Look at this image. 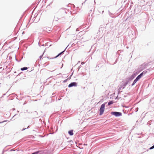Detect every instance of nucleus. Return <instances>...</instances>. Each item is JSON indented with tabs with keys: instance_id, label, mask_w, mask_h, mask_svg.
Returning a JSON list of instances; mask_svg holds the SVG:
<instances>
[{
	"instance_id": "1",
	"label": "nucleus",
	"mask_w": 154,
	"mask_h": 154,
	"mask_svg": "<svg viewBox=\"0 0 154 154\" xmlns=\"http://www.w3.org/2000/svg\"><path fill=\"white\" fill-rule=\"evenodd\" d=\"M140 71L138 69L137 70L134 71L132 75L128 78L131 81L136 76L138 75L140 72Z\"/></svg>"
},
{
	"instance_id": "2",
	"label": "nucleus",
	"mask_w": 154,
	"mask_h": 154,
	"mask_svg": "<svg viewBox=\"0 0 154 154\" xmlns=\"http://www.w3.org/2000/svg\"><path fill=\"white\" fill-rule=\"evenodd\" d=\"M106 103V102L102 104L100 106L99 109V115H102L105 109V105Z\"/></svg>"
},
{
	"instance_id": "3",
	"label": "nucleus",
	"mask_w": 154,
	"mask_h": 154,
	"mask_svg": "<svg viewBox=\"0 0 154 154\" xmlns=\"http://www.w3.org/2000/svg\"><path fill=\"white\" fill-rule=\"evenodd\" d=\"M111 114L117 117L121 116L122 115V112L116 111L111 112Z\"/></svg>"
},
{
	"instance_id": "4",
	"label": "nucleus",
	"mask_w": 154,
	"mask_h": 154,
	"mask_svg": "<svg viewBox=\"0 0 154 154\" xmlns=\"http://www.w3.org/2000/svg\"><path fill=\"white\" fill-rule=\"evenodd\" d=\"M131 81L128 78H126V81L125 83H122L120 86L121 87L122 89H123L126 86L128 83L129 82Z\"/></svg>"
},
{
	"instance_id": "5",
	"label": "nucleus",
	"mask_w": 154,
	"mask_h": 154,
	"mask_svg": "<svg viewBox=\"0 0 154 154\" xmlns=\"http://www.w3.org/2000/svg\"><path fill=\"white\" fill-rule=\"evenodd\" d=\"M60 11L62 12H64L66 14L67 13V12H69L70 14V15L72 14V13L71 11H69V8L66 9L65 8H62L60 9Z\"/></svg>"
},
{
	"instance_id": "6",
	"label": "nucleus",
	"mask_w": 154,
	"mask_h": 154,
	"mask_svg": "<svg viewBox=\"0 0 154 154\" xmlns=\"http://www.w3.org/2000/svg\"><path fill=\"white\" fill-rule=\"evenodd\" d=\"M140 8L141 7L140 6L138 5L137 6H135L134 9V12L136 14L139 13L140 11Z\"/></svg>"
},
{
	"instance_id": "7",
	"label": "nucleus",
	"mask_w": 154,
	"mask_h": 154,
	"mask_svg": "<svg viewBox=\"0 0 154 154\" xmlns=\"http://www.w3.org/2000/svg\"><path fill=\"white\" fill-rule=\"evenodd\" d=\"M146 64L145 63L142 64L140 66L138 67V69L140 71V72L141 71L144 69L146 67Z\"/></svg>"
},
{
	"instance_id": "8",
	"label": "nucleus",
	"mask_w": 154,
	"mask_h": 154,
	"mask_svg": "<svg viewBox=\"0 0 154 154\" xmlns=\"http://www.w3.org/2000/svg\"><path fill=\"white\" fill-rule=\"evenodd\" d=\"M77 85V83L75 82H73L71 83L68 86L69 88H71L72 87H76Z\"/></svg>"
},
{
	"instance_id": "9",
	"label": "nucleus",
	"mask_w": 154,
	"mask_h": 154,
	"mask_svg": "<svg viewBox=\"0 0 154 154\" xmlns=\"http://www.w3.org/2000/svg\"><path fill=\"white\" fill-rule=\"evenodd\" d=\"M69 46V45L68 46L65 48V49L62 51L61 52H60V53H59L55 57H53V58H52L51 59H54V58H57V57H58L59 56H60V55L62 54H63L64 52H65V51L66 49L67 48V47L68 46Z\"/></svg>"
},
{
	"instance_id": "10",
	"label": "nucleus",
	"mask_w": 154,
	"mask_h": 154,
	"mask_svg": "<svg viewBox=\"0 0 154 154\" xmlns=\"http://www.w3.org/2000/svg\"><path fill=\"white\" fill-rule=\"evenodd\" d=\"M39 17L38 16V14H37L35 16V19H33V22L34 23H36L39 20Z\"/></svg>"
},
{
	"instance_id": "11",
	"label": "nucleus",
	"mask_w": 154,
	"mask_h": 154,
	"mask_svg": "<svg viewBox=\"0 0 154 154\" xmlns=\"http://www.w3.org/2000/svg\"><path fill=\"white\" fill-rule=\"evenodd\" d=\"M73 132V130H71L68 131V133L70 136H72L74 134Z\"/></svg>"
},
{
	"instance_id": "12",
	"label": "nucleus",
	"mask_w": 154,
	"mask_h": 154,
	"mask_svg": "<svg viewBox=\"0 0 154 154\" xmlns=\"http://www.w3.org/2000/svg\"><path fill=\"white\" fill-rule=\"evenodd\" d=\"M67 6L71 8H75V6L73 4H69Z\"/></svg>"
},
{
	"instance_id": "13",
	"label": "nucleus",
	"mask_w": 154,
	"mask_h": 154,
	"mask_svg": "<svg viewBox=\"0 0 154 154\" xmlns=\"http://www.w3.org/2000/svg\"><path fill=\"white\" fill-rule=\"evenodd\" d=\"M46 32L48 33L49 32L51 31L52 30L51 28H50V27H47L46 28Z\"/></svg>"
},
{
	"instance_id": "14",
	"label": "nucleus",
	"mask_w": 154,
	"mask_h": 154,
	"mask_svg": "<svg viewBox=\"0 0 154 154\" xmlns=\"http://www.w3.org/2000/svg\"><path fill=\"white\" fill-rule=\"evenodd\" d=\"M137 80H136L135 79L134 80V81H133V83H132V84L131 85V86H133L137 82Z\"/></svg>"
},
{
	"instance_id": "15",
	"label": "nucleus",
	"mask_w": 154,
	"mask_h": 154,
	"mask_svg": "<svg viewBox=\"0 0 154 154\" xmlns=\"http://www.w3.org/2000/svg\"><path fill=\"white\" fill-rule=\"evenodd\" d=\"M28 69V68L26 67H24L23 68H20V70L21 71H24L27 70Z\"/></svg>"
},
{
	"instance_id": "16",
	"label": "nucleus",
	"mask_w": 154,
	"mask_h": 154,
	"mask_svg": "<svg viewBox=\"0 0 154 154\" xmlns=\"http://www.w3.org/2000/svg\"><path fill=\"white\" fill-rule=\"evenodd\" d=\"M113 103V101L111 100L108 102V106H109V105L112 104Z\"/></svg>"
},
{
	"instance_id": "17",
	"label": "nucleus",
	"mask_w": 154,
	"mask_h": 154,
	"mask_svg": "<svg viewBox=\"0 0 154 154\" xmlns=\"http://www.w3.org/2000/svg\"><path fill=\"white\" fill-rule=\"evenodd\" d=\"M141 78V77L139 75H138L137 77L135 79L137 80V81L139 80Z\"/></svg>"
},
{
	"instance_id": "18",
	"label": "nucleus",
	"mask_w": 154,
	"mask_h": 154,
	"mask_svg": "<svg viewBox=\"0 0 154 154\" xmlns=\"http://www.w3.org/2000/svg\"><path fill=\"white\" fill-rule=\"evenodd\" d=\"M45 50L44 51L43 53L42 54L40 55L39 57V58H40V59H41L42 58V57L43 56V55L44 54V53L45 52Z\"/></svg>"
},
{
	"instance_id": "19",
	"label": "nucleus",
	"mask_w": 154,
	"mask_h": 154,
	"mask_svg": "<svg viewBox=\"0 0 154 154\" xmlns=\"http://www.w3.org/2000/svg\"><path fill=\"white\" fill-rule=\"evenodd\" d=\"M143 72V74L145 75L147 73V71L146 70L144 71Z\"/></svg>"
},
{
	"instance_id": "20",
	"label": "nucleus",
	"mask_w": 154,
	"mask_h": 154,
	"mask_svg": "<svg viewBox=\"0 0 154 154\" xmlns=\"http://www.w3.org/2000/svg\"><path fill=\"white\" fill-rule=\"evenodd\" d=\"M68 79H69L68 78L66 79L65 80H64L63 81V82L65 83V82H66Z\"/></svg>"
},
{
	"instance_id": "21",
	"label": "nucleus",
	"mask_w": 154,
	"mask_h": 154,
	"mask_svg": "<svg viewBox=\"0 0 154 154\" xmlns=\"http://www.w3.org/2000/svg\"><path fill=\"white\" fill-rule=\"evenodd\" d=\"M109 14L110 16L112 17V15H113V14L111 13L109 11Z\"/></svg>"
},
{
	"instance_id": "22",
	"label": "nucleus",
	"mask_w": 154,
	"mask_h": 154,
	"mask_svg": "<svg viewBox=\"0 0 154 154\" xmlns=\"http://www.w3.org/2000/svg\"><path fill=\"white\" fill-rule=\"evenodd\" d=\"M143 75V73L142 72L139 74V75L142 77Z\"/></svg>"
},
{
	"instance_id": "23",
	"label": "nucleus",
	"mask_w": 154,
	"mask_h": 154,
	"mask_svg": "<svg viewBox=\"0 0 154 154\" xmlns=\"http://www.w3.org/2000/svg\"><path fill=\"white\" fill-rule=\"evenodd\" d=\"M117 59H116L115 62L113 63L112 64V65H114L116 63H117Z\"/></svg>"
},
{
	"instance_id": "24",
	"label": "nucleus",
	"mask_w": 154,
	"mask_h": 154,
	"mask_svg": "<svg viewBox=\"0 0 154 154\" xmlns=\"http://www.w3.org/2000/svg\"><path fill=\"white\" fill-rule=\"evenodd\" d=\"M15 60L17 61L18 62H20L21 60H18L16 57L15 58Z\"/></svg>"
},
{
	"instance_id": "25",
	"label": "nucleus",
	"mask_w": 154,
	"mask_h": 154,
	"mask_svg": "<svg viewBox=\"0 0 154 154\" xmlns=\"http://www.w3.org/2000/svg\"><path fill=\"white\" fill-rule=\"evenodd\" d=\"M122 89V88H121V87L120 86H119V89H118V90H119V91H121V90Z\"/></svg>"
},
{
	"instance_id": "26",
	"label": "nucleus",
	"mask_w": 154,
	"mask_h": 154,
	"mask_svg": "<svg viewBox=\"0 0 154 154\" xmlns=\"http://www.w3.org/2000/svg\"><path fill=\"white\" fill-rule=\"evenodd\" d=\"M7 120H5V121H4L2 122H0V124L5 122H7Z\"/></svg>"
},
{
	"instance_id": "27",
	"label": "nucleus",
	"mask_w": 154,
	"mask_h": 154,
	"mask_svg": "<svg viewBox=\"0 0 154 154\" xmlns=\"http://www.w3.org/2000/svg\"><path fill=\"white\" fill-rule=\"evenodd\" d=\"M121 92H122V91H119V90H118V94H120Z\"/></svg>"
},
{
	"instance_id": "28",
	"label": "nucleus",
	"mask_w": 154,
	"mask_h": 154,
	"mask_svg": "<svg viewBox=\"0 0 154 154\" xmlns=\"http://www.w3.org/2000/svg\"><path fill=\"white\" fill-rule=\"evenodd\" d=\"M154 149V148L152 146L149 148V149Z\"/></svg>"
},
{
	"instance_id": "29",
	"label": "nucleus",
	"mask_w": 154,
	"mask_h": 154,
	"mask_svg": "<svg viewBox=\"0 0 154 154\" xmlns=\"http://www.w3.org/2000/svg\"><path fill=\"white\" fill-rule=\"evenodd\" d=\"M36 14H35V15H34V17H33V18L32 19L33 20V19H35V16L36 15Z\"/></svg>"
},
{
	"instance_id": "30",
	"label": "nucleus",
	"mask_w": 154,
	"mask_h": 154,
	"mask_svg": "<svg viewBox=\"0 0 154 154\" xmlns=\"http://www.w3.org/2000/svg\"><path fill=\"white\" fill-rule=\"evenodd\" d=\"M15 151V150L13 149H10V151Z\"/></svg>"
},
{
	"instance_id": "31",
	"label": "nucleus",
	"mask_w": 154,
	"mask_h": 154,
	"mask_svg": "<svg viewBox=\"0 0 154 154\" xmlns=\"http://www.w3.org/2000/svg\"><path fill=\"white\" fill-rule=\"evenodd\" d=\"M52 97H54L55 96V94L54 93H53L52 94Z\"/></svg>"
},
{
	"instance_id": "32",
	"label": "nucleus",
	"mask_w": 154,
	"mask_h": 154,
	"mask_svg": "<svg viewBox=\"0 0 154 154\" xmlns=\"http://www.w3.org/2000/svg\"><path fill=\"white\" fill-rule=\"evenodd\" d=\"M85 63L84 62H81V64L82 65H83Z\"/></svg>"
},
{
	"instance_id": "33",
	"label": "nucleus",
	"mask_w": 154,
	"mask_h": 154,
	"mask_svg": "<svg viewBox=\"0 0 154 154\" xmlns=\"http://www.w3.org/2000/svg\"><path fill=\"white\" fill-rule=\"evenodd\" d=\"M26 128H24L22 130V131H23L25 130H26Z\"/></svg>"
},
{
	"instance_id": "34",
	"label": "nucleus",
	"mask_w": 154,
	"mask_h": 154,
	"mask_svg": "<svg viewBox=\"0 0 154 154\" xmlns=\"http://www.w3.org/2000/svg\"><path fill=\"white\" fill-rule=\"evenodd\" d=\"M115 99H119V98L118 97V96L116 97L115 98Z\"/></svg>"
},
{
	"instance_id": "35",
	"label": "nucleus",
	"mask_w": 154,
	"mask_h": 154,
	"mask_svg": "<svg viewBox=\"0 0 154 154\" xmlns=\"http://www.w3.org/2000/svg\"><path fill=\"white\" fill-rule=\"evenodd\" d=\"M81 66L80 65L78 67V70H79L80 69V68L81 67Z\"/></svg>"
},
{
	"instance_id": "36",
	"label": "nucleus",
	"mask_w": 154,
	"mask_h": 154,
	"mask_svg": "<svg viewBox=\"0 0 154 154\" xmlns=\"http://www.w3.org/2000/svg\"><path fill=\"white\" fill-rule=\"evenodd\" d=\"M38 45H39V46H41V44H40V43L39 42L38 43Z\"/></svg>"
},
{
	"instance_id": "37",
	"label": "nucleus",
	"mask_w": 154,
	"mask_h": 154,
	"mask_svg": "<svg viewBox=\"0 0 154 154\" xmlns=\"http://www.w3.org/2000/svg\"><path fill=\"white\" fill-rule=\"evenodd\" d=\"M29 126H30V125H29V126L27 127V128H26V129L29 128Z\"/></svg>"
},
{
	"instance_id": "38",
	"label": "nucleus",
	"mask_w": 154,
	"mask_h": 154,
	"mask_svg": "<svg viewBox=\"0 0 154 154\" xmlns=\"http://www.w3.org/2000/svg\"><path fill=\"white\" fill-rule=\"evenodd\" d=\"M76 31H79V30L78 29V28H77V29H76Z\"/></svg>"
},
{
	"instance_id": "39",
	"label": "nucleus",
	"mask_w": 154,
	"mask_h": 154,
	"mask_svg": "<svg viewBox=\"0 0 154 154\" xmlns=\"http://www.w3.org/2000/svg\"><path fill=\"white\" fill-rule=\"evenodd\" d=\"M73 74V72H72V73L71 75H70V77H71L72 76V75Z\"/></svg>"
},
{
	"instance_id": "40",
	"label": "nucleus",
	"mask_w": 154,
	"mask_h": 154,
	"mask_svg": "<svg viewBox=\"0 0 154 154\" xmlns=\"http://www.w3.org/2000/svg\"><path fill=\"white\" fill-rule=\"evenodd\" d=\"M12 109H13V110L14 111V110H15V108H13Z\"/></svg>"
},
{
	"instance_id": "41",
	"label": "nucleus",
	"mask_w": 154,
	"mask_h": 154,
	"mask_svg": "<svg viewBox=\"0 0 154 154\" xmlns=\"http://www.w3.org/2000/svg\"><path fill=\"white\" fill-rule=\"evenodd\" d=\"M5 94H3V96H2L1 97H2L3 96H4L5 95Z\"/></svg>"
},
{
	"instance_id": "42",
	"label": "nucleus",
	"mask_w": 154,
	"mask_h": 154,
	"mask_svg": "<svg viewBox=\"0 0 154 154\" xmlns=\"http://www.w3.org/2000/svg\"><path fill=\"white\" fill-rule=\"evenodd\" d=\"M48 43H46V45H48Z\"/></svg>"
},
{
	"instance_id": "43",
	"label": "nucleus",
	"mask_w": 154,
	"mask_h": 154,
	"mask_svg": "<svg viewBox=\"0 0 154 154\" xmlns=\"http://www.w3.org/2000/svg\"><path fill=\"white\" fill-rule=\"evenodd\" d=\"M130 18V17H128L126 19V20L128 19V18Z\"/></svg>"
},
{
	"instance_id": "44",
	"label": "nucleus",
	"mask_w": 154,
	"mask_h": 154,
	"mask_svg": "<svg viewBox=\"0 0 154 154\" xmlns=\"http://www.w3.org/2000/svg\"><path fill=\"white\" fill-rule=\"evenodd\" d=\"M63 64H62V66L60 68H61H61H62V67H63Z\"/></svg>"
},
{
	"instance_id": "45",
	"label": "nucleus",
	"mask_w": 154,
	"mask_h": 154,
	"mask_svg": "<svg viewBox=\"0 0 154 154\" xmlns=\"http://www.w3.org/2000/svg\"><path fill=\"white\" fill-rule=\"evenodd\" d=\"M150 121H149V122H148V124H150Z\"/></svg>"
},
{
	"instance_id": "46",
	"label": "nucleus",
	"mask_w": 154,
	"mask_h": 154,
	"mask_svg": "<svg viewBox=\"0 0 154 154\" xmlns=\"http://www.w3.org/2000/svg\"><path fill=\"white\" fill-rule=\"evenodd\" d=\"M104 12V11H103L102 12V13H103Z\"/></svg>"
},
{
	"instance_id": "47",
	"label": "nucleus",
	"mask_w": 154,
	"mask_h": 154,
	"mask_svg": "<svg viewBox=\"0 0 154 154\" xmlns=\"http://www.w3.org/2000/svg\"><path fill=\"white\" fill-rule=\"evenodd\" d=\"M41 45L42 46H43L44 45V44H42Z\"/></svg>"
},
{
	"instance_id": "48",
	"label": "nucleus",
	"mask_w": 154,
	"mask_h": 154,
	"mask_svg": "<svg viewBox=\"0 0 154 154\" xmlns=\"http://www.w3.org/2000/svg\"><path fill=\"white\" fill-rule=\"evenodd\" d=\"M16 114H15V115H14V116H13V117H14L15 116H16Z\"/></svg>"
},
{
	"instance_id": "49",
	"label": "nucleus",
	"mask_w": 154,
	"mask_h": 154,
	"mask_svg": "<svg viewBox=\"0 0 154 154\" xmlns=\"http://www.w3.org/2000/svg\"><path fill=\"white\" fill-rule=\"evenodd\" d=\"M60 100V99H58V100Z\"/></svg>"
},
{
	"instance_id": "50",
	"label": "nucleus",
	"mask_w": 154,
	"mask_h": 154,
	"mask_svg": "<svg viewBox=\"0 0 154 154\" xmlns=\"http://www.w3.org/2000/svg\"><path fill=\"white\" fill-rule=\"evenodd\" d=\"M152 146H153V148H154V145H153Z\"/></svg>"
},
{
	"instance_id": "51",
	"label": "nucleus",
	"mask_w": 154,
	"mask_h": 154,
	"mask_svg": "<svg viewBox=\"0 0 154 154\" xmlns=\"http://www.w3.org/2000/svg\"><path fill=\"white\" fill-rule=\"evenodd\" d=\"M69 29V28H68V29H67V30H68V29Z\"/></svg>"
},
{
	"instance_id": "52",
	"label": "nucleus",
	"mask_w": 154,
	"mask_h": 154,
	"mask_svg": "<svg viewBox=\"0 0 154 154\" xmlns=\"http://www.w3.org/2000/svg\"><path fill=\"white\" fill-rule=\"evenodd\" d=\"M69 29V28H68V29H67V30H68V29Z\"/></svg>"
},
{
	"instance_id": "53",
	"label": "nucleus",
	"mask_w": 154,
	"mask_h": 154,
	"mask_svg": "<svg viewBox=\"0 0 154 154\" xmlns=\"http://www.w3.org/2000/svg\"><path fill=\"white\" fill-rule=\"evenodd\" d=\"M69 29V28H68V29H67V30H68V29Z\"/></svg>"
},
{
	"instance_id": "54",
	"label": "nucleus",
	"mask_w": 154,
	"mask_h": 154,
	"mask_svg": "<svg viewBox=\"0 0 154 154\" xmlns=\"http://www.w3.org/2000/svg\"><path fill=\"white\" fill-rule=\"evenodd\" d=\"M51 45H50L49 46H51Z\"/></svg>"
},
{
	"instance_id": "55",
	"label": "nucleus",
	"mask_w": 154,
	"mask_h": 154,
	"mask_svg": "<svg viewBox=\"0 0 154 154\" xmlns=\"http://www.w3.org/2000/svg\"><path fill=\"white\" fill-rule=\"evenodd\" d=\"M17 112H19V111H17Z\"/></svg>"
},
{
	"instance_id": "56",
	"label": "nucleus",
	"mask_w": 154,
	"mask_h": 154,
	"mask_svg": "<svg viewBox=\"0 0 154 154\" xmlns=\"http://www.w3.org/2000/svg\"><path fill=\"white\" fill-rule=\"evenodd\" d=\"M25 104V103H23V105H24V104Z\"/></svg>"
}]
</instances>
